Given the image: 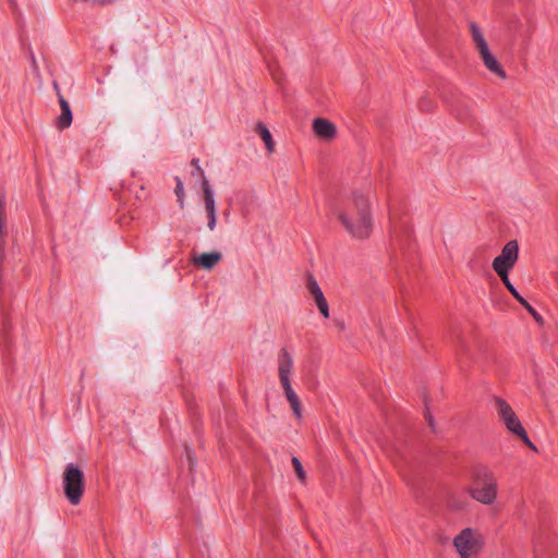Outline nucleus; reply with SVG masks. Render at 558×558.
<instances>
[{
	"label": "nucleus",
	"instance_id": "nucleus-19",
	"mask_svg": "<svg viewBox=\"0 0 558 558\" xmlns=\"http://www.w3.org/2000/svg\"><path fill=\"white\" fill-rule=\"evenodd\" d=\"M500 278V280L502 281V283L505 284V287L507 288V290L514 296V295H518V291L517 289L512 286V283L510 282L509 280V277H508V274L506 275H501V276H498Z\"/></svg>",
	"mask_w": 558,
	"mask_h": 558
},
{
	"label": "nucleus",
	"instance_id": "nucleus-29",
	"mask_svg": "<svg viewBox=\"0 0 558 558\" xmlns=\"http://www.w3.org/2000/svg\"><path fill=\"white\" fill-rule=\"evenodd\" d=\"M84 2H90L92 4H106L107 2L105 0H83Z\"/></svg>",
	"mask_w": 558,
	"mask_h": 558
},
{
	"label": "nucleus",
	"instance_id": "nucleus-33",
	"mask_svg": "<svg viewBox=\"0 0 558 558\" xmlns=\"http://www.w3.org/2000/svg\"><path fill=\"white\" fill-rule=\"evenodd\" d=\"M197 162H198V160H197V159H193V160H192V163H193L194 166H197Z\"/></svg>",
	"mask_w": 558,
	"mask_h": 558
},
{
	"label": "nucleus",
	"instance_id": "nucleus-6",
	"mask_svg": "<svg viewBox=\"0 0 558 558\" xmlns=\"http://www.w3.org/2000/svg\"><path fill=\"white\" fill-rule=\"evenodd\" d=\"M470 31L472 40L475 45L476 50L478 51L481 59L484 63V65L489 70L490 72L497 74L501 78H506V72L500 66L499 62L496 60V58L492 54L488 45L486 43V39L484 38L483 33L481 32L480 27L475 23L470 24Z\"/></svg>",
	"mask_w": 558,
	"mask_h": 558
},
{
	"label": "nucleus",
	"instance_id": "nucleus-22",
	"mask_svg": "<svg viewBox=\"0 0 558 558\" xmlns=\"http://www.w3.org/2000/svg\"><path fill=\"white\" fill-rule=\"evenodd\" d=\"M290 405H291V409L293 411V413L300 417L301 416V402H300V399H296L292 402H290Z\"/></svg>",
	"mask_w": 558,
	"mask_h": 558
},
{
	"label": "nucleus",
	"instance_id": "nucleus-4",
	"mask_svg": "<svg viewBox=\"0 0 558 558\" xmlns=\"http://www.w3.org/2000/svg\"><path fill=\"white\" fill-rule=\"evenodd\" d=\"M495 408L507 429L520 438L529 448L536 450L510 404L501 398H495Z\"/></svg>",
	"mask_w": 558,
	"mask_h": 558
},
{
	"label": "nucleus",
	"instance_id": "nucleus-5",
	"mask_svg": "<svg viewBox=\"0 0 558 558\" xmlns=\"http://www.w3.org/2000/svg\"><path fill=\"white\" fill-rule=\"evenodd\" d=\"M63 490L72 505H78L84 493V474L73 463L65 466L62 476Z\"/></svg>",
	"mask_w": 558,
	"mask_h": 558
},
{
	"label": "nucleus",
	"instance_id": "nucleus-28",
	"mask_svg": "<svg viewBox=\"0 0 558 558\" xmlns=\"http://www.w3.org/2000/svg\"><path fill=\"white\" fill-rule=\"evenodd\" d=\"M31 61H32L34 71L37 72L38 71V64H37V61H36V59H35L33 53H31Z\"/></svg>",
	"mask_w": 558,
	"mask_h": 558
},
{
	"label": "nucleus",
	"instance_id": "nucleus-8",
	"mask_svg": "<svg viewBox=\"0 0 558 558\" xmlns=\"http://www.w3.org/2000/svg\"><path fill=\"white\" fill-rule=\"evenodd\" d=\"M313 131L318 138L326 142L333 140L337 134L336 125L324 118H316L313 120Z\"/></svg>",
	"mask_w": 558,
	"mask_h": 558
},
{
	"label": "nucleus",
	"instance_id": "nucleus-31",
	"mask_svg": "<svg viewBox=\"0 0 558 558\" xmlns=\"http://www.w3.org/2000/svg\"><path fill=\"white\" fill-rule=\"evenodd\" d=\"M198 173H199L201 175H204V172H203L202 168L197 166V171H195V174H198ZM204 178H205V177H203V179H204Z\"/></svg>",
	"mask_w": 558,
	"mask_h": 558
},
{
	"label": "nucleus",
	"instance_id": "nucleus-7",
	"mask_svg": "<svg viewBox=\"0 0 558 558\" xmlns=\"http://www.w3.org/2000/svg\"><path fill=\"white\" fill-rule=\"evenodd\" d=\"M519 257V244L515 240L509 241L504 248L501 254L493 260V269L498 276L506 275L510 269L513 268Z\"/></svg>",
	"mask_w": 558,
	"mask_h": 558
},
{
	"label": "nucleus",
	"instance_id": "nucleus-24",
	"mask_svg": "<svg viewBox=\"0 0 558 558\" xmlns=\"http://www.w3.org/2000/svg\"><path fill=\"white\" fill-rule=\"evenodd\" d=\"M521 305H523L525 307V310L529 312L530 308H532V306L527 303V301L522 296L520 295V293H518V295H514L513 296Z\"/></svg>",
	"mask_w": 558,
	"mask_h": 558
},
{
	"label": "nucleus",
	"instance_id": "nucleus-26",
	"mask_svg": "<svg viewBox=\"0 0 558 558\" xmlns=\"http://www.w3.org/2000/svg\"><path fill=\"white\" fill-rule=\"evenodd\" d=\"M521 305H523L525 307V310L529 312L530 308H532V306L527 303V301L522 296L520 295V293H518V295H514L513 296Z\"/></svg>",
	"mask_w": 558,
	"mask_h": 558
},
{
	"label": "nucleus",
	"instance_id": "nucleus-27",
	"mask_svg": "<svg viewBox=\"0 0 558 558\" xmlns=\"http://www.w3.org/2000/svg\"><path fill=\"white\" fill-rule=\"evenodd\" d=\"M529 313L533 316V318L538 323V324H543V318L542 316L532 307L530 308Z\"/></svg>",
	"mask_w": 558,
	"mask_h": 558
},
{
	"label": "nucleus",
	"instance_id": "nucleus-1",
	"mask_svg": "<svg viewBox=\"0 0 558 558\" xmlns=\"http://www.w3.org/2000/svg\"><path fill=\"white\" fill-rule=\"evenodd\" d=\"M342 226L348 233L356 239H365L369 235L373 222L369 214L368 201L362 193H355L353 199L344 209H337Z\"/></svg>",
	"mask_w": 558,
	"mask_h": 558
},
{
	"label": "nucleus",
	"instance_id": "nucleus-34",
	"mask_svg": "<svg viewBox=\"0 0 558 558\" xmlns=\"http://www.w3.org/2000/svg\"><path fill=\"white\" fill-rule=\"evenodd\" d=\"M427 420H428L429 424H430V425H433V420H432V417H430V416H427Z\"/></svg>",
	"mask_w": 558,
	"mask_h": 558
},
{
	"label": "nucleus",
	"instance_id": "nucleus-16",
	"mask_svg": "<svg viewBox=\"0 0 558 558\" xmlns=\"http://www.w3.org/2000/svg\"><path fill=\"white\" fill-rule=\"evenodd\" d=\"M174 193L178 197V203H179L180 207L183 208V206H184V187H183V182L178 177L175 178Z\"/></svg>",
	"mask_w": 558,
	"mask_h": 558
},
{
	"label": "nucleus",
	"instance_id": "nucleus-25",
	"mask_svg": "<svg viewBox=\"0 0 558 558\" xmlns=\"http://www.w3.org/2000/svg\"><path fill=\"white\" fill-rule=\"evenodd\" d=\"M521 305H523L525 307V310L529 312L530 308H532V306L527 303V301L522 296L520 295V293H518V295H514L513 296Z\"/></svg>",
	"mask_w": 558,
	"mask_h": 558
},
{
	"label": "nucleus",
	"instance_id": "nucleus-32",
	"mask_svg": "<svg viewBox=\"0 0 558 558\" xmlns=\"http://www.w3.org/2000/svg\"><path fill=\"white\" fill-rule=\"evenodd\" d=\"M461 351H462L463 354H468L469 353V350H468V348L465 345L461 347Z\"/></svg>",
	"mask_w": 558,
	"mask_h": 558
},
{
	"label": "nucleus",
	"instance_id": "nucleus-3",
	"mask_svg": "<svg viewBox=\"0 0 558 558\" xmlns=\"http://www.w3.org/2000/svg\"><path fill=\"white\" fill-rule=\"evenodd\" d=\"M453 546L460 558H472L483 549V534L476 529L465 527L454 536Z\"/></svg>",
	"mask_w": 558,
	"mask_h": 558
},
{
	"label": "nucleus",
	"instance_id": "nucleus-30",
	"mask_svg": "<svg viewBox=\"0 0 558 558\" xmlns=\"http://www.w3.org/2000/svg\"><path fill=\"white\" fill-rule=\"evenodd\" d=\"M0 211L4 213V198L0 195Z\"/></svg>",
	"mask_w": 558,
	"mask_h": 558
},
{
	"label": "nucleus",
	"instance_id": "nucleus-2",
	"mask_svg": "<svg viewBox=\"0 0 558 558\" xmlns=\"http://www.w3.org/2000/svg\"><path fill=\"white\" fill-rule=\"evenodd\" d=\"M474 486L468 489L471 497L483 504L492 505L497 498V481L493 473L485 468L473 472Z\"/></svg>",
	"mask_w": 558,
	"mask_h": 558
},
{
	"label": "nucleus",
	"instance_id": "nucleus-15",
	"mask_svg": "<svg viewBox=\"0 0 558 558\" xmlns=\"http://www.w3.org/2000/svg\"><path fill=\"white\" fill-rule=\"evenodd\" d=\"M291 462H292V465H293V469H294V472H295L298 478L301 482H305L306 473H305V471H304V469L302 466L301 461L296 457H293Z\"/></svg>",
	"mask_w": 558,
	"mask_h": 558
},
{
	"label": "nucleus",
	"instance_id": "nucleus-21",
	"mask_svg": "<svg viewBox=\"0 0 558 558\" xmlns=\"http://www.w3.org/2000/svg\"><path fill=\"white\" fill-rule=\"evenodd\" d=\"M5 236V214L0 211V244H3Z\"/></svg>",
	"mask_w": 558,
	"mask_h": 558
},
{
	"label": "nucleus",
	"instance_id": "nucleus-17",
	"mask_svg": "<svg viewBox=\"0 0 558 558\" xmlns=\"http://www.w3.org/2000/svg\"><path fill=\"white\" fill-rule=\"evenodd\" d=\"M204 203L206 202H215L214 192L209 185V182L206 178L203 179L202 183Z\"/></svg>",
	"mask_w": 558,
	"mask_h": 558
},
{
	"label": "nucleus",
	"instance_id": "nucleus-10",
	"mask_svg": "<svg viewBox=\"0 0 558 558\" xmlns=\"http://www.w3.org/2000/svg\"><path fill=\"white\" fill-rule=\"evenodd\" d=\"M222 258L221 253L219 252H208V253H202L201 255H195L192 258V262L194 265L205 269L210 270L213 269Z\"/></svg>",
	"mask_w": 558,
	"mask_h": 558
},
{
	"label": "nucleus",
	"instance_id": "nucleus-23",
	"mask_svg": "<svg viewBox=\"0 0 558 558\" xmlns=\"http://www.w3.org/2000/svg\"><path fill=\"white\" fill-rule=\"evenodd\" d=\"M521 305H523L525 307V310L529 312L530 308H532V306L527 303V301L522 296L520 295V293H518V295H514L513 296Z\"/></svg>",
	"mask_w": 558,
	"mask_h": 558
},
{
	"label": "nucleus",
	"instance_id": "nucleus-13",
	"mask_svg": "<svg viewBox=\"0 0 558 558\" xmlns=\"http://www.w3.org/2000/svg\"><path fill=\"white\" fill-rule=\"evenodd\" d=\"M311 295L314 299V301H315V303H316L320 314L325 318H328L329 317V306H328L327 300L324 296V293H323L322 289L316 291V292H314Z\"/></svg>",
	"mask_w": 558,
	"mask_h": 558
},
{
	"label": "nucleus",
	"instance_id": "nucleus-14",
	"mask_svg": "<svg viewBox=\"0 0 558 558\" xmlns=\"http://www.w3.org/2000/svg\"><path fill=\"white\" fill-rule=\"evenodd\" d=\"M205 210L207 215V228L209 231H214L217 223L216 202H206Z\"/></svg>",
	"mask_w": 558,
	"mask_h": 558
},
{
	"label": "nucleus",
	"instance_id": "nucleus-9",
	"mask_svg": "<svg viewBox=\"0 0 558 558\" xmlns=\"http://www.w3.org/2000/svg\"><path fill=\"white\" fill-rule=\"evenodd\" d=\"M293 367V359L287 350H281L278 357V376L280 384L290 381V374Z\"/></svg>",
	"mask_w": 558,
	"mask_h": 558
},
{
	"label": "nucleus",
	"instance_id": "nucleus-18",
	"mask_svg": "<svg viewBox=\"0 0 558 558\" xmlns=\"http://www.w3.org/2000/svg\"><path fill=\"white\" fill-rule=\"evenodd\" d=\"M281 386L283 388L284 396H286L287 400L289 401V403L299 399L298 395L292 389L290 381L281 383Z\"/></svg>",
	"mask_w": 558,
	"mask_h": 558
},
{
	"label": "nucleus",
	"instance_id": "nucleus-11",
	"mask_svg": "<svg viewBox=\"0 0 558 558\" xmlns=\"http://www.w3.org/2000/svg\"><path fill=\"white\" fill-rule=\"evenodd\" d=\"M58 100L61 108V114L57 120V126L60 130L68 129L72 123V111L69 102L65 98L58 92Z\"/></svg>",
	"mask_w": 558,
	"mask_h": 558
},
{
	"label": "nucleus",
	"instance_id": "nucleus-12",
	"mask_svg": "<svg viewBox=\"0 0 558 558\" xmlns=\"http://www.w3.org/2000/svg\"><path fill=\"white\" fill-rule=\"evenodd\" d=\"M255 132L260 136L262 141L265 143L266 149L268 153H274L275 150V142L272 140L270 131L267 129V126L258 122L255 126Z\"/></svg>",
	"mask_w": 558,
	"mask_h": 558
},
{
	"label": "nucleus",
	"instance_id": "nucleus-20",
	"mask_svg": "<svg viewBox=\"0 0 558 558\" xmlns=\"http://www.w3.org/2000/svg\"><path fill=\"white\" fill-rule=\"evenodd\" d=\"M306 287L310 294H313L314 292L320 290L316 279L312 275L307 276Z\"/></svg>",
	"mask_w": 558,
	"mask_h": 558
}]
</instances>
